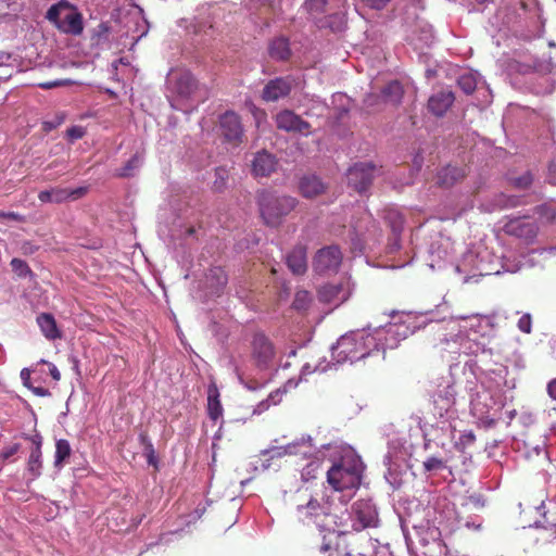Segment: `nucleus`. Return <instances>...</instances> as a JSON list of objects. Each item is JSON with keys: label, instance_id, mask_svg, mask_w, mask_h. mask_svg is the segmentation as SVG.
I'll list each match as a JSON object with an SVG mask.
<instances>
[{"label": "nucleus", "instance_id": "obj_10", "mask_svg": "<svg viewBox=\"0 0 556 556\" xmlns=\"http://www.w3.org/2000/svg\"><path fill=\"white\" fill-rule=\"evenodd\" d=\"M506 235L516 237L526 242H532L538 235L539 227L535 222L526 217L509 219L503 227Z\"/></svg>", "mask_w": 556, "mask_h": 556}, {"label": "nucleus", "instance_id": "obj_30", "mask_svg": "<svg viewBox=\"0 0 556 556\" xmlns=\"http://www.w3.org/2000/svg\"><path fill=\"white\" fill-rule=\"evenodd\" d=\"M71 445L67 440L60 439L55 443V460L54 465L56 467L62 466L65 459H67L71 456Z\"/></svg>", "mask_w": 556, "mask_h": 556}, {"label": "nucleus", "instance_id": "obj_11", "mask_svg": "<svg viewBox=\"0 0 556 556\" xmlns=\"http://www.w3.org/2000/svg\"><path fill=\"white\" fill-rule=\"evenodd\" d=\"M276 126L287 132L311 134V124L291 110H282L275 116Z\"/></svg>", "mask_w": 556, "mask_h": 556}, {"label": "nucleus", "instance_id": "obj_14", "mask_svg": "<svg viewBox=\"0 0 556 556\" xmlns=\"http://www.w3.org/2000/svg\"><path fill=\"white\" fill-rule=\"evenodd\" d=\"M355 521L353 529L355 531H362L366 528L376 527L378 521V514L374 505L367 501H357L352 506Z\"/></svg>", "mask_w": 556, "mask_h": 556}, {"label": "nucleus", "instance_id": "obj_9", "mask_svg": "<svg viewBox=\"0 0 556 556\" xmlns=\"http://www.w3.org/2000/svg\"><path fill=\"white\" fill-rule=\"evenodd\" d=\"M376 172L377 167L371 162L356 163L346 173L348 184L357 192H363L371 185Z\"/></svg>", "mask_w": 556, "mask_h": 556}, {"label": "nucleus", "instance_id": "obj_7", "mask_svg": "<svg viewBox=\"0 0 556 556\" xmlns=\"http://www.w3.org/2000/svg\"><path fill=\"white\" fill-rule=\"evenodd\" d=\"M219 129L225 141L233 147H238L243 142V125L240 116L235 111H226L219 116Z\"/></svg>", "mask_w": 556, "mask_h": 556}, {"label": "nucleus", "instance_id": "obj_26", "mask_svg": "<svg viewBox=\"0 0 556 556\" xmlns=\"http://www.w3.org/2000/svg\"><path fill=\"white\" fill-rule=\"evenodd\" d=\"M268 51L273 59L280 61L287 60L291 54L289 41L283 37L274 39L269 45Z\"/></svg>", "mask_w": 556, "mask_h": 556}, {"label": "nucleus", "instance_id": "obj_29", "mask_svg": "<svg viewBox=\"0 0 556 556\" xmlns=\"http://www.w3.org/2000/svg\"><path fill=\"white\" fill-rule=\"evenodd\" d=\"M139 441L143 445V455L146 456L148 464L156 467L157 457L149 435L146 432H141L139 434Z\"/></svg>", "mask_w": 556, "mask_h": 556}, {"label": "nucleus", "instance_id": "obj_24", "mask_svg": "<svg viewBox=\"0 0 556 556\" xmlns=\"http://www.w3.org/2000/svg\"><path fill=\"white\" fill-rule=\"evenodd\" d=\"M207 415L213 421H217L223 416L219 391L215 383H211L207 388Z\"/></svg>", "mask_w": 556, "mask_h": 556}, {"label": "nucleus", "instance_id": "obj_33", "mask_svg": "<svg viewBox=\"0 0 556 556\" xmlns=\"http://www.w3.org/2000/svg\"><path fill=\"white\" fill-rule=\"evenodd\" d=\"M10 265H11L12 271L20 278L34 276V273L30 269V267L28 266V264L21 258H17V257L12 258L10 262Z\"/></svg>", "mask_w": 556, "mask_h": 556}, {"label": "nucleus", "instance_id": "obj_50", "mask_svg": "<svg viewBox=\"0 0 556 556\" xmlns=\"http://www.w3.org/2000/svg\"><path fill=\"white\" fill-rule=\"evenodd\" d=\"M49 371H50L51 377L55 381H59L61 379V372L59 371V369L56 368L55 365H50Z\"/></svg>", "mask_w": 556, "mask_h": 556}, {"label": "nucleus", "instance_id": "obj_13", "mask_svg": "<svg viewBox=\"0 0 556 556\" xmlns=\"http://www.w3.org/2000/svg\"><path fill=\"white\" fill-rule=\"evenodd\" d=\"M298 519L303 523L314 522L321 527L324 518L329 516V506L321 504L316 498H309L305 505L298 506Z\"/></svg>", "mask_w": 556, "mask_h": 556}, {"label": "nucleus", "instance_id": "obj_31", "mask_svg": "<svg viewBox=\"0 0 556 556\" xmlns=\"http://www.w3.org/2000/svg\"><path fill=\"white\" fill-rule=\"evenodd\" d=\"M41 467H42L41 450L34 448L30 452V455L28 458L27 469L34 478H37L41 475Z\"/></svg>", "mask_w": 556, "mask_h": 556}, {"label": "nucleus", "instance_id": "obj_16", "mask_svg": "<svg viewBox=\"0 0 556 556\" xmlns=\"http://www.w3.org/2000/svg\"><path fill=\"white\" fill-rule=\"evenodd\" d=\"M293 80L290 77H277L270 79L264 87L262 99L266 102H275L289 96Z\"/></svg>", "mask_w": 556, "mask_h": 556}, {"label": "nucleus", "instance_id": "obj_5", "mask_svg": "<svg viewBox=\"0 0 556 556\" xmlns=\"http://www.w3.org/2000/svg\"><path fill=\"white\" fill-rule=\"evenodd\" d=\"M167 85L172 93L179 100H190L198 90V80L187 70H173L167 78Z\"/></svg>", "mask_w": 556, "mask_h": 556}, {"label": "nucleus", "instance_id": "obj_42", "mask_svg": "<svg viewBox=\"0 0 556 556\" xmlns=\"http://www.w3.org/2000/svg\"><path fill=\"white\" fill-rule=\"evenodd\" d=\"M532 175L528 172L514 180L516 187L526 189L532 184Z\"/></svg>", "mask_w": 556, "mask_h": 556}, {"label": "nucleus", "instance_id": "obj_22", "mask_svg": "<svg viewBox=\"0 0 556 556\" xmlns=\"http://www.w3.org/2000/svg\"><path fill=\"white\" fill-rule=\"evenodd\" d=\"M228 282L226 271L222 267H212L206 274V285L211 293L219 295Z\"/></svg>", "mask_w": 556, "mask_h": 556}, {"label": "nucleus", "instance_id": "obj_52", "mask_svg": "<svg viewBox=\"0 0 556 556\" xmlns=\"http://www.w3.org/2000/svg\"><path fill=\"white\" fill-rule=\"evenodd\" d=\"M397 219H399L397 223L393 225L394 231L401 230V228H402L403 219L400 215L397 216Z\"/></svg>", "mask_w": 556, "mask_h": 556}, {"label": "nucleus", "instance_id": "obj_6", "mask_svg": "<svg viewBox=\"0 0 556 556\" xmlns=\"http://www.w3.org/2000/svg\"><path fill=\"white\" fill-rule=\"evenodd\" d=\"M343 255L338 245H329L319 249L313 258V269L319 275L336 274L341 264Z\"/></svg>", "mask_w": 556, "mask_h": 556}, {"label": "nucleus", "instance_id": "obj_49", "mask_svg": "<svg viewBox=\"0 0 556 556\" xmlns=\"http://www.w3.org/2000/svg\"><path fill=\"white\" fill-rule=\"evenodd\" d=\"M547 392H548V395L556 400V378L553 379L548 384H547Z\"/></svg>", "mask_w": 556, "mask_h": 556}, {"label": "nucleus", "instance_id": "obj_36", "mask_svg": "<svg viewBox=\"0 0 556 556\" xmlns=\"http://www.w3.org/2000/svg\"><path fill=\"white\" fill-rule=\"evenodd\" d=\"M319 553L323 556H341V553L338 551V548L332 544L331 541H326V538H324V542L319 546Z\"/></svg>", "mask_w": 556, "mask_h": 556}, {"label": "nucleus", "instance_id": "obj_27", "mask_svg": "<svg viewBox=\"0 0 556 556\" xmlns=\"http://www.w3.org/2000/svg\"><path fill=\"white\" fill-rule=\"evenodd\" d=\"M383 102L399 104L403 97V87L397 80L390 81L381 91Z\"/></svg>", "mask_w": 556, "mask_h": 556}, {"label": "nucleus", "instance_id": "obj_19", "mask_svg": "<svg viewBox=\"0 0 556 556\" xmlns=\"http://www.w3.org/2000/svg\"><path fill=\"white\" fill-rule=\"evenodd\" d=\"M287 265L293 274L303 275L307 270L306 247H294L287 255Z\"/></svg>", "mask_w": 556, "mask_h": 556}, {"label": "nucleus", "instance_id": "obj_21", "mask_svg": "<svg viewBox=\"0 0 556 556\" xmlns=\"http://www.w3.org/2000/svg\"><path fill=\"white\" fill-rule=\"evenodd\" d=\"M464 167L447 165L439 170L438 184L441 187L450 188L466 177Z\"/></svg>", "mask_w": 556, "mask_h": 556}, {"label": "nucleus", "instance_id": "obj_46", "mask_svg": "<svg viewBox=\"0 0 556 556\" xmlns=\"http://www.w3.org/2000/svg\"><path fill=\"white\" fill-rule=\"evenodd\" d=\"M368 7L381 10L390 0H363Z\"/></svg>", "mask_w": 556, "mask_h": 556}, {"label": "nucleus", "instance_id": "obj_20", "mask_svg": "<svg viewBox=\"0 0 556 556\" xmlns=\"http://www.w3.org/2000/svg\"><path fill=\"white\" fill-rule=\"evenodd\" d=\"M36 320L46 339L54 341L62 338V332L59 329L56 320L52 314L40 313Z\"/></svg>", "mask_w": 556, "mask_h": 556}, {"label": "nucleus", "instance_id": "obj_44", "mask_svg": "<svg viewBox=\"0 0 556 556\" xmlns=\"http://www.w3.org/2000/svg\"><path fill=\"white\" fill-rule=\"evenodd\" d=\"M295 448V445H288L286 447H276L274 450L270 451L271 453V458L274 457H280V456H283V455H287V454H293L294 453V450Z\"/></svg>", "mask_w": 556, "mask_h": 556}, {"label": "nucleus", "instance_id": "obj_35", "mask_svg": "<svg viewBox=\"0 0 556 556\" xmlns=\"http://www.w3.org/2000/svg\"><path fill=\"white\" fill-rule=\"evenodd\" d=\"M309 303H311L309 293L305 290H300L295 293L292 305L298 311H304L309 306Z\"/></svg>", "mask_w": 556, "mask_h": 556}, {"label": "nucleus", "instance_id": "obj_43", "mask_svg": "<svg viewBox=\"0 0 556 556\" xmlns=\"http://www.w3.org/2000/svg\"><path fill=\"white\" fill-rule=\"evenodd\" d=\"M68 84H70V80L55 79V80L39 83L38 87H40L41 89H45V90H49V89H53L56 87L66 86Z\"/></svg>", "mask_w": 556, "mask_h": 556}, {"label": "nucleus", "instance_id": "obj_12", "mask_svg": "<svg viewBox=\"0 0 556 556\" xmlns=\"http://www.w3.org/2000/svg\"><path fill=\"white\" fill-rule=\"evenodd\" d=\"M455 390L453 386H446L438 390L431 397L430 413L434 419L444 418L455 405Z\"/></svg>", "mask_w": 556, "mask_h": 556}, {"label": "nucleus", "instance_id": "obj_18", "mask_svg": "<svg viewBox=\"0 0 556 556\" xmlns=\"http://www.w3.org/2000/svg\"><path fill=\"white\" fill-rule=\"evenodd\" d=\"M276 157L267 151L257 152L252 161V173L256 177H267L275 172Z\"/></svg>", "mask_w": 556, "mask_h": 556}, {"label": "nucleus", "instance_id": "obj_4", "mask_svg": "<svg viewBox=\"0 0 556 556\" xmlns=\"http://www.w3.org/2000/svg\"><path fill=\"white\" fill-rule=\"evenodd\" d=\"M361 479L359 468L345 462L334 464L327 472V481L334 491L357 489Z\"/></svg>", "mask_w": 556, "mask_h": 556}, {"label": "nucleus", "instance_id": "obj_38", "mask_svg": "<svg viewBox=\"0 0 556 556\" xmlns=\"http://www.w3.org/2000/svg\"><path fill=\"white\" fill-rule=\"evenodd\" d=\"M476 441V435L473 431H465L460 434L459 441L456 443L457 446H460L462 448H465L469 445H471Z\"/></svg>", "mask_w": 556, "mask_h": 556}, {"label": "nucleus", "instance_id": "obj_3", "mask_svg": "<svg viewBox=\"0 0 556 556\" xmlns=\"http://www.w3.org/2000/svg\"><path fill=\"white\" fill-rule=\"evenodd\" d=\"M47 20L60 31L70 35H80L84 30L83 16L66 2H59L49 8L46 14Z\"/></svg>", "mask_w": 556, "mask_h": 556}, {"label": "nucleus", "instance_id": "obj_40", "mask_svg": "<svg viewBox=\"0 0 556 556\" xmlns=\"http://www.w3.org/2000/svg\"><path fill=\"white\" fill-rule=\"evenodd\" d=\"M518 328L525 333H530L532 328V318L530 314H523L518 320Z\"/></svg>", "mask_w": 556, "mask_h": 556}, {"label": "nucleus", "instance_id": "obj_32", "mask_svg": "<svg viewBox=\"0 0 556 556\" xmlns=\"http://www.w3.org/2000/svg\"><path fill=\"white\" fill-rule=\"evenodd\" d=\"M141 157L139 154L132 155L126 164L116 172L115 176L121 178H127L132 176V173L135 169H137L140 166Z\"/></svg>", "mask_w": 556, "mask_h": 556}, {"label": "nucleus", "instance_id": "obj_45", "mask_svg": "<svg viewBox=\"0 0 556 556\" xmlns=\"http://www.w3.org/2000/svg\"><path fill=\"white\" fill-rule=\"evenodd\" d=\"M38 199L42 203H53L52 189L40 191Z\"/></svg>", "mask_w": 556, "mask_h": 556}, {"label": "nucleus", "instance_id": "obj_28", "mask_svg": "<svg viewBox=\"0 0 556 556\" xmlns=\"http://www.w3.org/2000/svg\"><path fill=\"white\" fill-rule=\"evenodd\" d=\"M327 0H305V8L312 17L320 23L319 27H325L326 24L321 23L319 16L325 13Z\"/></svg>", "mask_w": 556, "mask_h": 556}, {"label": "nucleus", "instance_id": "obj_48", "mask_svg": "<svg viewBox=\"0 0 556 556\" xmlns=\"http://www.w3.org/2000/svg\"><path fill=\"white\" fill-rule=\"evenodd\" d=\"M28 439L33 442V444L35 445V448L41 450L42 438L39 433L28 437Z\"/></svg>", "mask_w": 556, "mask_h": 556}, {"label": "nucleus", "instance_id": "obj_39", "mask_svg": "<svg viewBox=\"0 0 556 556\" xmlns=\"http://www.w3.org/2000/svg\"><path fill=\"white\" fill-rule=\"evenodd\" d=\"M381 101H383L381 94L369 93L364 99V104L367 109L375 110L380 105Z\"/></svg>", "mask_w": 556, "mask_h": 556}, {"label": "nucleus", "instance_id": "obj_1", "mask_svg": "<svg viewBox=\"0 0 556 556\" xmlns=\"http://www.w3.org/2000/svg\"><path fill=\"white\" fill-rule=\"evenodd\" d=\"M376 348L375 338L365 332L356 331L342 336L332 348V357L337 363H354L370 354Z\"/></svg>", "mask_w": 556, "mask_h": 556}, {"label": "nucleus", "instance_id": "obj_15", "mask_svg": "<svg viewBox=\"0 0 556 556\" xmlns=\"http://www.w3.org/2000/svg\"><path fill=\"white\" fill-rule=\"evenodd\" d=\"M351 296V288L348 282L326 285L319 288L318 299L320 302L339 306Z\"/></svg>", "mask_w": 556, "mask_h": 556}, {"label": "nucleus", "instance_id": "obj_23", "mask_svg": "<svg viewBox=\"0 0 556 556\" xmlns=\"http://www.w3.org/2000/svg\"><path fill=\"white\" fill-rule=\"evenodd\" d=\"M325 185L315 175L304 176L300 181V192L304 198H315L325 192Z\"/></svg>", "mask_w": 556, "mask_h": 556}, {"label": "nucleus", "instance_id": "obj_25", "mask_svg": "<svg viewBox=\"0 0 556 556\" xmlns=\"http://www.w3.org/2000/svg\"><path fill=\"white\" fill-rule=\"evenodd\" d=\"M87 193L86 187L75 189L52 188L53 203H63L66 201H75L83 198Z\"/></svg>", "mask_w": 556, "mask_h": 556}, {"label": "nucleus", "instance_id": "obj_37", "mask_svg": "<svg viewBox=\"0 0 556 556\" xmlns=\"http://www.w3.org/2000/svg\"><path fill=\"white\" fill-rule=\"evenodd\" d=\"M444 467V463L441 458L438 457H429L424 462L425 471H433Z\"/></svg>", "mask_w": 556, "mask_h": 556}, {"label": "nucleus", "instance_id": "obj_2", "mask_svg": "<svg viewBox=\"0 0 556 556\" xmlns=\"http://www.w3.org/2000/svg\"><path fill=\"white\" fill-rule=\"evenodd\" d=\"M295 205L296 200L292 197H278L269 191H262L258 194L260 213L269 227H278Z\"/></svg>", "mask_w": 556, "mask_h": 556}, {"label": "nucleus", "instance_id": "obj_51", "mask_svg": "<svg viewBox=\"0 0 556 556\" xmlns=\"http://www.w3.org/2000/svg\"><path fill=\"white\" fill-rule=\"evenodd\" d=\"M5 218L17 220V222H22L23 220V217L21 215H18L17 213H14V212H8L5 214Z\"/></svg>", "mask_w": 556, "mask_h": 556}, {"label": "nucleus", "instance_id": "obj_34", "mask_svg": "<svg viewBox=\"0 0 556 556\" xmlns=\"http://www.w3.org/2000/svg\"><path fill=\"white\" fill-rule=\"evenodd\" d=\"M459 88L467 94H471L477 88V78L471 73H465L458 77Z\"/></svg>", "mask_w": 556, "mask_h": 556}, {"label": "nucleus", "instance_id": "obj_41", "mask_svg": "<svg viewBox=\"0 0 556 556\" xmlns=\"http://www.w3.org/2000/svg\"><path fill=\"white\" fill-rule=\"evenodd\" d=\"M66 135L71 140H78L86 135V130L83 126H72L66 130Z\"/></svg>", "mask_w": 556, "mask_h": 556}, {"label": "nucleus", "instance_id": "obj_47", "mask_svg": "<svg viewBox=\"0 0 556 556\" xmlns=\"http://www.w3.org/2000/svg\"><path fill=\"white\" fill-rule=\"evenodd\" d=\"M20 450V444H13L11 446H9L8 448H5L1 456L4 460L9 459L11 456H13L14 454L17 453V451Z\"/></svg>", "mask_w": 556, "mask_h": 556}, {"label": "nucleus", "instance_id": "obj_53", "mask_svg": "<svg viewBox=\"0 0 556 556\" xmlns=\"http://www.w3.org/2000/svg\"><path fill=\"white\" fill-rule=\"evenodd\" d=\"M476 2L479 3V4L488 5L490 3H493L494 0H476Z\"/></svg>", "mask_w": 556, "mask_h": 556}, {"label": "nucleus", "instance_id": "obj_8", "mask_svg": "<svg viewBox=\"0 0 556 556\" xmlns=\"http://www.w3.org/2000/svg\"><path fill=\"white\" fill-rule=\"evenodd\" d=\"M276 351L273 342L263 333H256L251 343V356L255 366L267 369L273 363Z\"/></svg>", "mask_w": 556, "mask_h": 556}, {"label": "nucleus", "instance_id": "obj_55", "mask_svg": "<svg viewBox=\"0 0 556 556\" xmlns=\"http://www.w3.org/2000/svg\"><path fill=\"white\" fill-rule=\"evenodd\" d=\"M7 213H8V212H0V218H5V214H7Z\"/></svg>", "mask_w": 556, "mask_h": 556}, {"label": "nucleus", "instance_id": "obj_17", "mask_svg": "<svg viewBox=\"0 0 556 556\" xmlns=\"http://www.w3.org/2000/svg\"><path fill=\"white\" fill-rule=\"evenodd\" d=\"M455 96L451 90H441L428 100V110L437 117H442L453 105Z\"/></svg>", "mask_w": 556, "mask_h": 556}, {"label": "nucleus", "instance_id": "obj_54", "mask_svg": "<svg viewBox=\"0 0 556 556\" xmlns=\"http://www.w3.org/2000/svg\"><path fill=\"white\" fill-rule=\"evenodd\" d=\"M247 388H249L250 390H255L256 389V386L252 384V383H245Z\"/></svg>", "mask_w": 556, "mask_h": 556}]
</instances>
